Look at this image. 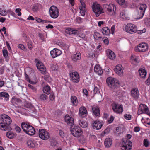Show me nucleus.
<instances>
[{
    "label": "nucleus",
    "instance_id": "obj_1",
    "mask_svg": "<svg viewBox=\"0 0 150 150\" xmlns=\"http://www.w3.org/2000/svg\"><path fill=\"white\" fill-rule=\"evenodd\" d=\"M2 119L3 122L0 123V129L3 131L11 130L12 128L10 126L12 122L11 118L8 116L4 114L2 115Z\"/></svg>",
    "mask_w": 150,
    "mask_h": 150
},
{
    "label": "nucleus",
    "instance_id": "obj_2",
    "mask_svg": "<svg viewBox=\"0 0 150 150\" xmlns=\"http://www.w3.org/2000/svg\"><path fill=\"white\" fill-rule=\"evenodd\" d=\"M131 138V136L128 134L126 138L122 139L120 144L122 150H130L131 149V142L129 139Z\"/></svg>",
    "mask_w": 150,
    "mask_h": 150
},
{
    "label": "nucleus",
    "instance_id": "obj_3",
    "mask_svg": "<svg viewBox=\"0 0 150 150\" xmlns=\"http://www.w3.org/2000/svg\"><path fill=\"white\" fill-rule=\"evenodd\" d=\"M106 82L110 89L113 91H116L119 87V81H115L114 78L111 77H108L106 80Z\"/></svg>",
    "mask_w": 150,
    "mask_h": 150
},
{
    "label": "nucleus",
    "instance_id": "obj_4",
    "mask_svg": "<svg viewBox=\"0 0 150 150\" xmlns=\"http://www.w3.org/2000/svg\"><path fill=\"white\" fill-rule=\"evenodd\" d=\"M21 126L23 131L29 135H33L35 134V129L29 123L23 122L22 123Z\"/></svg>",
    "mask_w": 150,
    "mask_h": 150
},
{
    "label": "nucleus",
    "instance_id": "obj_5",
    "mask_svg": "<svg viewBox=\"0 0 150 150\" xmlns=\"http://www.w3.org/2000/svg\"><path fill=\"white\" fill-rule=\"evenodd\" d=\"M70 131L72 135L76 137H80L82 133L81 128L79 126L76 125L71 126Z\"/></svg>",
    "mask_w": 150,
    "mask_h": 150
},
{
    "label": "nucleus",
    "instance_id": "obj_6",
    "mask_svg": "<svg viewBox=\"0 0 150 150\" xmlns=\"http://www.w3.org/2000/svg\"><path fill=\"white\" fill-rule=\"evenodd\" d=\"M50 16L53 18H57L59 15V13L58 8L54 6H52L49 10Z\"/></svg>",
    "mask_w": 150,
    "mask_h": 150
},
{
    "label": "nucleus",
    "instance_id": "obj_7",
    "mask_svg": "<svg viewBox=\"0 0 150 150\" xmlns=\"http://www.w3.org/2000/svg\"><path fill=\"white\" fill-rule=\"evenodd\" d=\"M92 8L96 17L98 16L100 14L103 13V9L101 8L100 5L97 3H95L93 4Z\"/></svg>",
    "mask_w": 150,
    "mask_h": 150
},
{
    "label": "nucleus",
    "instance_id": "obj_8",
    "mask_svg": "<svg viewBox=\"0 0 150 150\" xmlns=\"http://www.w3.org/2000/svg\"><path fill=\"white\" fill-rule=\"evenodd\" d=\"M143 113L146 114L150 116V113L148 107L145 104H141L139 107L138 114L139 115Z\"/></svg>",
    "mask_w": 150,
    "mask_h": 150
},
{
    "label": "nucleus",
    "instance_id": "obj_9",
    "mask_svg": "<svg viewBox=\"0 0 150 150\" xmlns=\"http://www.w3.org/2000/svg\"><path fill=\"white\" fill-rule=\"evenodd\" d=\"M39 136L42 139L44 140H47L50 137L49 133L43 129H39Z\"/></svg>",
    "mask_w": 150,
    "mask_h": 150
},
{
    "label": "nucleus",
    "instance_id": "obj_10",
    "mask_svg": "<svg viewBox=\"0 0 150 150\" xmlns=\"http://www.w3.org/2000/svg\"><path fill=\"white\" fill-rule=\"evenodd\" d=\"M112 106L114 112L117 114H121L122 113L123 108L122 105L113 103L112 104Z\"/></svg>",
    "mask_w": 150,
    "mask_h": 150
},
{
    "label": "nucleus",
    "instance_id": "obj_11",
    "mask_svg": "<svg viewBox=\"0 0 150 150\" xmlns=\"http://www.w3.org/2000/svg\"><path fill=\"white\" fill-rule=\"evenodd\" d=\"M148 45L145 43H142L138 45L137 47H135V51L136 52H144L148 50Z\"/></svg>",
    "mask_w": 150,
    "mask_h": 150
},
{
    "label": "nucleus",
    "instance_id": "obj_12",
    "mask_svg": "<svg viewBox=\"0 0 150 150\" xmlns=\"http://www.w3.org/2000/svg\"><path fill=\"white\" fill-rule=\"evenodd\" d=\"M103 122L98 120H96L91 124L93 128L96 129H100L103 125Z\"/></svg>",
    "mask_w": 150,
    "mask_h": 150
},
{
    "label": "nucleus",
    "instance_id": "obj_13",
    "mask_svg": "<svg viewBox=\"0 0 150 150\" xmlns=\"http://www.w3.org/2000/svg\"><path fill=\"white\" fill-rule=\"evenodd\" d=\"M36 66L37 68L41 71L42 74H46V68L41 61H38L36 64Z\"/></svg>",
    "mask_w": 150,
    "mask_h": 150
},
{
    "label": "nucleus",
    "instance_id": "obj_14",
    "mask_svg": "<svg viewBox=\"0 0 150 150\" xmlns=\"http://www.w3.org/2000/svg\"><path fill=\"white\" fill-rule=\"evenodd\" d=\"M70 75L73 82L78 83L79 81V77L77 72H72L70 74Z\"/></svg>",
    "mask_w": 150,
    "mask_h": 150
},
{
    "label": "nucleus",
    "instance_id": "obj_15",
    "mask_svg": "<svg viewBox=\"0 0 150 150\" xmlns=\"http://www.w3.org/2000/svg\"><path fill=\"white\" fill-rule=\"evenodd\" d=\"M50 53L52 57L54 58L60 55L62 53V52L57 49L54 48L50 52Z\"/></svg>",
    "mask_w": 150,
    "mask_h": 150
},
{
    "label": "nucleus",
    "instance_id": "obj_16",
    "mask_svg": "<svg viewBox=\"0 0 150 150\" xmlns=\"http://www.w3.org/2000/svg\"><path fill=\"white\" fill-rule=\"evenodd\" d=\"M139 92L137 88L132 89V98L135 100H137L139 97Z\"/></svg>",
    "mask_w": 150,
    "mask_h": 150
},
{
    "label": "nucleus",
    "instance_id": "obj_17",
    "mask_svg": "<svg viewBox=\"0 0 150 150\" xmlns=\"http://www.w3.org/2000/svg\"><path fill=\"white\" fill-rule=\"evenodd\" d=\"M87 114L86 108L84 106L81 107L79 110V115L82 118H84L86 116Z\"/></svg>",
    "mask_w": 150,
    "mask_h": 150
},
{
    "label": "nucleus",
    "instance_id": "obj_18",
    "mask_svg": "<svg viewBox=\"0 0 150 150\" xmlns=\"http://www.w3.org/2000/svg\"><path fill=\"white\" fill-rule=\"evenodd\" d=\"M65 122L68 125H69L71 126H72L74 123V120L73 118L70 117L69 115L67 114L65 116Z\"/></svg>",
    "mask_w": 150,
    "mask_h": 150
},
{
    "label": "nucleus",
    "instance_id": "obj_19",
    "mask_svg": "<svg viewBox=\"0 0 150 150\" xmlns=\"http://www.w3.org/2000/svg\"><path fill=\"white\" fill-rule=\"evenodd\" d=\"M108 57L111 60H113L115 57V54L110 49H108L106 52Z\"/></svg>",
    "mask_w": 150,
    "mask_h": 150
},
{
    "label": "nucleus",
    "instance_id": "obj_20",
    "mask_svg": "<svg viewBox=\"0 0 150 150\" xmlns=\"http://www.w3.org/2000/svg\"><path fill=\"white\" fill-rule=\"evenodd\" d=\"M65 31L66 33L69 34H78L79 32L78 30L70 28L66 29Z\"/></svg>",
    "mask_w": 150,
    "mask_h": 150
},
{
    "label": "nucleus",
    "instance_id": "obj_21",
    "mask_svg": "<svg viewBox=\"0 0 150 150\" xmlns=\"http://www.w3.org/2000/svg\"><path fill=\"white\" fill-rule=\"evenodd\" d=\"M143 15H142V13L139 11H136L133 12V17L134 19L137 20L141 18Z\"/></svg>",
    "mask_w": 150,
    "mask_h": 150
},
{
    "label": "nucleus",
    "instance_id": "obj_22",
    "mask_svg": "<svg viewBox=\"0 0 150 150\" xmlns=\"http://www.w3.org/2000/svg\"><path fill=\"white\" fill-rule=\"evenodd\" d=\"M93 112L96 117H99L100 116V110L98 106H93L92 108Z\"/></svg>",
    "mask_w": 150,
    "mask_h": 150
},
{
    "label": "nucleus",
    "instance_id": "obj_23",
    "mask_svg": "<svg viewBox=\"0 0 150 150\" xmlns=\"http://www.w3.org/2000/svg\"><path fill=\"white\" fill-rule=\"evenodd\" d=\"M146 31V29L144 28L142 30H137V28L136 26L135 25L132 24V32L135 33L137 32L138 34H141L143 33H145Z\"/></svg>",
    "mask_w": 150,
    "mask_h": 150
},
{
    "label": "nucleus",
    "instance_id": "obj_24",
    "mask_svg": "<svg viewBox=\"0 0 150 150\" xmlns=\"http://www.w3.org/2000/svg\"><path fill=\"white\" fill-rule=\"evenodd\" d=\"M27 144L29 148L32 149L35 148L37 146L36 142L35 141L31 140H28L27 141Z\"/></svg>",
    "mask_w": 150,
    "mask_h": 150
},
{
    "label": "nucleus",
    "instance_id": "obj_25",
    "mask_svg": "<svg viewBox=\"0 0 150 150\" xmlns=\"http://www.w3.org/2000/svg\"><path fill=\"white\" fill-rule=\"evenodd\" d=\"M13 105H18L22 102L21 100L16 96H13L11 101Z\"/></svg>",
    "mask_w": 150,
    "mask_h": 150
},
{
    "label": "nucleus",
    "instance_id": "obj_26",
    "mask_svg": "<svg viewBox=\"0 0 150 150\" xmlns=\"http://www.w3.org/2000/svg\"><path fill=\"white\" fill-rule=\"evenodd\" d=\"M94 72L99 75H101L103 73L102 69L99 65H96L94 69Z\"/></svg>",
    "mask_w": 150,
    "mask_h": 150
},
{
    "label": "nucleus",
    "instance_id": "obj_27",
    "mask_svg": "<svg viewBox=\"0 0 150 150\" xmlns=\"http://www.w3.org/2000/svg\"><path fill=\"white\" fill-rule=\"evenodd\" d=\"M50 145L53 147H57L58 144V142L55 138L53 137H51L49 140Z\"/></svg>",
    "mask_w": 150,
    "mask_h": 150
},
{
    "label": "nucleus",
    "instance_id": "obj_28",
    "mask_svg": "<svg viewBox=\"0 0 150 150\" xmlns=\"http://www.w3.org/2000/svg\"><path fill=\"white\" fill-rule=\"evenodd\" d=\"M112 139L110 138H106L104 142V144L106 147L109 148L112 145Z\"/></svg>",
    "mask_w": 150,
    "mask_h": 150
},
{
    "label": "nucleus",
    "instance_id": "obj_29",
    "mask_svg": "<svg viewBox=\"0 0 150 150\" xmlns=\"http://www.w3.org/2000/svg\"><path fill=\"white\" fill-rule=\"evenodd\" d=\"M0 97H1L2 99L3 98H4L5 100L7 101L9 100V95L6 92H2L0 93Z\"/></svg>",
    "mask_w": 150,
    "mask_h": 150
},
{
    "label": "nucleus",
    "instance_id": "obj_30",
    "mask_svg": "<svg viewBox=\"0 0 150 150\" xmlns=\"http://www.w3.org/2000/svg\"><path fill=\"white\" fill-rule=\"evenodd\" d=\"M71 101L73 106H76L78 104V100L77 97L75 96H72L71 97Z\"/></svg>",
    "mask_w": 150,
    "mask_h": 150
},
{
    "label": "nucleus",
    "instance_id": "obj_31",
    "mask_svg": "<svg viewBox=\"0 0 150 150\" xmlns=\"http://www.w3.org/2000/svg\"><path fill=\"white\" fill-rule=\"evenodd\" d=\"M107 13L109 15H112L114 13V7H111L109 5L107 6Z\"/></svg>",
    "mask_w": 150,
    "mask_h": 150
},
{
    "label": "nucleus",
    "instance_id": "obj_32",
    "mask_svg": "<svg viewBox=\"0 0 150 150\" xmlns=\"http://www.w3.org/2000/svg\"><path fill=\"white\" fill-rule=\"evenodd\" d=\"M81 57V54L80 53H76L73 55L71 56L72 59L74 61H76L79 60Z\"/></svg>",
    "mask_w": 150,
    "mask_h": 150
},
{
    "label": "nucleus",
    "instance_id": "obj_33",
    "mask_svg": "<svg viewBox=\"0 0 150 150\" xmlns=\"http://www.w3.org/2000/svg\"><path fill=\"white\" fill-rule=\"evenodd\" d=\"M116 73L119 76H121L123 75V71L120 67L116 66V69L115 70Z\"/></svg>",
    "mask_w": 150,
    "mask_h": 150
},
{
    "label": "nucleus",
    "instance_id": "obj_34",
    "mask_svg": "<svg viewBox=\"0 0 150 150\" xmlns=\"http://www.w3.org/2000/svg\"><path fill=\"white\" fill-rule=\"evenodd\" d=\"M103 34L106 35H109L110 33V30L108 27L103 28L102 30Z\"/></svg>",
    "mask_w": 150,
    "mask_h": 150
},
{
    "label": "nucleus",
    "instance_id": "obj_35",
    "mask_svg": "<svg viewBox=\"0 0 150 150\" xmlns=\"http://www.w3.org/2000/svg\"><path fill=\"white\" fill-rule=\"evenodd\" d=\"M79 124L81 127L83 128L88 127V126L87 123L83 120H79Z\"/></svg>",
    "mask_w": 150,
    "mask_h": 150
},
{
    "label": "nucleus",
    "instance_id": "obj_36",
    "mask_svg": "<svg viewBox=\"0 0 150 150\" xmlns=\"http://www.w3.org/2000/svg\"><path fill=\"white\" fill-rule=\"evenodd\" d=\"M119 4L124 8L126 7L127 6V4L125 1V0H115Z\"/></svg>",
    "mask_w": 150,
    "mask_h": 150
},
{
    "label": "nucleus",
    "instance_id": "obj_37",
    "mask_svg": "<svg viewBox=\"0 0 150 150\" xmlns=\"http://www.w3.org/2000/svg\"><path fill=\"white\" fill-rule=\"evenodd\" d=\"M147 8V6L146 4H142L140 5L139 7V11L141 12L142 13V15H144L145 10Z\"/></svg>",
    "mask_w": 150,
    "mask_h": 150
},
{
    "label": "nucleus",
    "instance_id": "obj_38",
    "mask_svg": "<svg viewBox=\"0 0 150 150\" xmlns=\"http://www.w3.org/2000/svg\"><path fill=\"white\" fill-rule=\"evenodd\" d=\"M51 89L50 87L47 85L46 86L43 87V91L45 93L48 95L50 93Z\"/></svg>",
    "mask_w": 150,
    "mask_h": 150
},
{
    "label": "nucleus",
    "instance_id": "obj_39",
    "mask_svg": "<svg viewBox=\"0 0 150 150\" xmlns=\"http://www.w3.org/2000/svg\"><path fill=\"white\" fill-rule=\"evenodd\" d=\"M139 72L141 78H144L146 77L147 73L145 69H142L139 70Z\"/></svg>",
    "mask_w": 150,
    "mask_h": 150
},
{
    "label": "nucleus",
    "instance_id": "obj_40",
    "mask_svg": "<svg viewBox=\"0 0 150 150\" xmlns=\"http://www.w3.org/2000/svg\"><path fill=\"white\" fill-rule=\"evenodd\" d=\"M48 96L45 93L41 94L39 96V99L41 101H45L48 99Z\"/></svg>",
    "mask_w": 150,
    "mask_h": 150
},
{
    "label": "nucleus",
    "instance_id": "obj_41",
    "mask_svg": "<svg viewBox=\"0 0 150 150\" xmlns=\"http://www.w3.org/2000/svg\"><path fill=\"white\" fill-rule=\"evenodd\" d=\"M51 69L52 71L55 72H57L59 69L58 66L56 64H52L51 66Z\"/></svg>",
    "mask_w": 150,
    "mask_h": 150
},
{
    "label": "nucleus",
    "instance_id": "obj_42",
    "mask_svg": "<svg viewBox=\"0 0 150 150\" xmlns=\"http://www.w3.org/2000/svg\"><path fill=\"white\" fill-rule=\"evenodd\" d=\"M125 28L127 32L131 33V23L127 24Z\"/></svg>",
    "mask_w": 150,
    "mask_h": 150
},
{
    "label": "nucleus",
    "instance_id": "obj_43",
    "mask_svg": "<svg viewBox=\"0 0 150 150\" xmlns=\"http://www.w3.org/2000/svg\"><path fill=\"white\" fill-rule=\"evenodd\" d=\"M79 8L80 10L81 15L82 16H84L86 12V8L84 7L81 8V6H79Z\"/></svg>",
    "mask_w": 150,
    "mask_h": 150
},
{
    "label": "nucleus",
    "instance_id": "obj_44",
    "mask_svg": "<svg viewBox=\"0 0 150 150\" xmlns=\"http://www.w3.org/2000/svg\"><path fill=\"white\" fill-rule=\"evenodd\" d=\"M94 37L96 40H98L99 38H102L100 34L97 32H95Z\"/></svg>",
    "mask_w": 150,
    "mask_h": 150
},
{
    "label": "nucleus",
    "instance_id": "obj_45",
    "mask_svg": "<svg viewBox=\"0 0 150 150\" xmlns=\"http://www.w3.org/2000/svg\"><path fill=\"white\" fill-rule=\"evenodd\" d=\"M6 136L9 138L11 139L14 137V134L11 132L9 131L7 132Z\"/></svg>",
    "mask_w": 150,
    "mask_h": 150
},
{
    "label": "nucleus",
    "instance_id": "obj_46",
    "mask_svg": "<svg viewBox=\"0 0 150 150\" xmlns=\"http://www.w3.org/2000/svg\"><path fill=\"white\" fill-rule=\"evenodd\" d=\"M2 52L4 57L7 58L8 56V52L7 50L5 49H3L2 50Z\"/></svg>",
    "mask_w": 150,
    "mask_h": 150
},
{
    "label": "nucleus",
    "instance_id": "obj_47",
    "mask_svg": "<svg viewBox=\"0 0 150 150\" xmlns=\"http://www.w3.org/2000/svg\"><path fill=\"white\" fill-rule=\"evenodd\" d=\"M28 86L29 89H31L34 92H36V88L31 84H28Z\"/></svg>",
    "mask_w": 150,
    "mask_h": 150
},
{
    "label": "nucleus",
    "instance_id": "obj_48",
    "mask_svg": "<svg viewBox=\"0 0 150 150\" xmlns=\"http://www.w3.org/2000/svg\"><path fill=\"white\" fill-rule=\"evenodd\" d=\"M120 15L121 17L123 19L129 20L127 17H126L125 12L124 11H122L120 13Z\"/></svg>",
    "mask_w": 150,
    "mask_h": 150
},
{
    "label": "nucleus",
    "instance_id": "obj_49",
    "mask_svg": "<svg viewBox=\"0 0 150 150\" xmlns=\"http://www.w3.org/2000/svg\"><path fill=\"white\" fill-rule=\"evenodd\" d=\"M25 106L27 108L31 109H33L34 108L33 106L29 103H27L25 104Z\"/></svg>",
    "mask_w": 150,
    "mask_h": 150
},
{
    "label": "nucleus",
    "instance_id": "obj_50",
    "mask_svg": "<svg viewBox=\"0 0 150 150\" xmlns=\"http://www.w3.org/2000/svg\"><path fill=\"white\" fill-rule=\"evenodd\" d=\"M144 23L147 26H150V18H145L144 21Z\"/></svg>",
    "mask_w": 150,
    "mask_h": 150
},
{
    "label": "nucleus",
    "instance_id": "obj_51",
    "mask_svg": "<svg viewBox=\"0 0 150 150\" xmlns=\"http://www.w3.org/2000/svg\"><path fill=\"white\" fill-rule=\"evenodd\" d=\"M93 94H98L100 93L98 88L97 87H95L93 90Z\"/></svg>",
    "mask_w": 150,
    "mask_h": 150
},
{
    "label": "nucleus",
    "instance_id": "obj_52",
    "mask_svg": "<svg viewBox=\"0 0 150 150\" xmlns=\"http://www.w3.org/2000/svg\"><path fill=\"white\" fill-rule=\"evenodd\" d=\"M144 146L146 147H147L149 146V142L146 139H145L144 140Z\"/></svg>",
    "mask_w": 150,
    "mask_h": 150
},
{
    "label": "nucleus",
    "instance_id": "obj_53",
    "mask_svg": "<svg viewBox=\"0 0 150 150\" xmlns=\"http://www.w3.org/2000/svg\"><path fill=\"white\" fill-rule=\"evenodd\" d=\"M50 100L52 101L53 100L55 99L54 94L53 93H51L49 96Z\"/></svg>",
    "mask_w": 150,
    "mask_h": 150
},
{
    "label": "nucleus",
    "instance_id": "obj_54",
    "mask_svg": "<svg viewBox=\"0 0 150 150\" xmlns=\"http://www.w3.org/2000/svg\"><path fill=\"white\" fill-rule=\"evenodd\" d=\"M32 10L35 12L37 11L38 9V6L36 5H34L33 6L32 8Z\"/></svg>",
    "mask_w": 150,
    "mask_h": 150
},
{
    "label": "nucleus",
    "instance_id": "obj_55",
    "mask_svg": "<svg viewBox=\"0 0 150 150\" xmlns=\"http://www.w3.org/2000/svg\"><path fill=\"white\" fill-rule=\"evenodd\" d=\"M103 40L105 44L107 45H108L109 44V40L107 38H103Z\"/></svg>",
    "mask_w": 150,
    "mask_h": 150
},
{
    "label": "nucleus",
    "instance_id": "obj_56",
    "mask_svg": "<svg viewBox=\"0 0 150 150\" xmlns=\"http://www.w3.org/2000/svg\"><path fill=\"white\" fill-rule=\"evenodd\" d=\"M7 13L5 10H0V14L2 16H5L6 15Z\"/></svg>",
    "mask_w": 150,
    "mask_h": 150
},
{
    "label": "nucleus",
    "instance_id": "obj_57",
    "mask_svg": "<svg viewBox=\"0 0 150 150\" xmlns=\"http://www.w3.org/2000/svg\"><path fill=\"white\" fill-rule=\"evenodd\" d=\"M124 117L126 120H129L131 118V115H130L125 114Z\"/></svg>",
    "mask_w": 150,
    "mask_h": 150
},
{
    "label": "nucleus",
    "instance_id": "obj_58",
    "mask_svg": "<svg viewBox=\"0 0 150 150\" xmlns=\"http://www.w3.org/2000/svg\"><path fill=\"white\" fill-rule=\"evenodd\" d=\"M18 48L22 50H24V49L25 48V47L22 44H19L18 46Z\"/></svg>",
    "mask_w": 150,
    "mask_h": 150
},
{
    "label": "nucleus",
    "instance_id": "obj_59",
    "mask_svg": "<svg viewBox=\"0 0 150 150\" xmlns=\"http://www.w3.org/2000/svg\"><path fill=\"white\" fill-rule=\"evenodd\" d=\"M21 9L20 8H17L16 9L15 11L16 13H18V15L19 16H21V13L20 12Z\"/></svg>",
    "mask_w": 150,
    "mask_h": 150
},
{
    "label": "nucleus",
    "instance_id": "obj_60",
    "mask_svg": "<svg viewBox=\"0 0 150 150\" xmlns=\"http://www.w3.org/2000/svg\"><path fill=\"white\" fill-rule=\"evenodd\" d=\"M85 35L83 34H82L81 35H79V36L80 38H82L85 41H86L87 39L86 38H85Z\"/></svg>",
    "mask_w": 150,
    "mask_h": 150
},
{
    "label": "nucleus",
    "instance_id": "obj_61",
    "mask_svg": "<svg viewBox=\"0 0 150 150\" xmlns=\"http://www.w3.org/2000/svg\"><path fill=\"white\" fill-rule=\"evenodd\" d=\"M59 133L60 136H61V137H64V132L62 131L61 130H59Z\"/></svg>",
    "mask_w": 150,
    "mask_h": 150
},
{
    "label": "nucleus",
    "instance_id": "obj_62",
    "mask_svg": "<svg viewBox=\"0 0 150 150\" xmlns=\"http://www.w3.org/2000/svg\"><path fill=\"white\" fill-rule=\"evenodd\" d=\"M28 48L30 50H31L33 48L32 45V42H28Z\"/></svg>",
    "mask_w": 150,
    "mask_h": 150
},
{
    "label": "nucleus",
    "instance_id": "obj_63",
    "mask_svg": "<svg viewBox=\"0 0 150 150\" xmlns=\"http://www.w3.org/2000/svg\"><path fill=\"white\" fill-rule=\"evenodd\" d=\"M114 118L113 116H111L110 118L108 120V123H112L114 120Z\"/></svg>",
    "mask_w": 150,
    "mask_h": 150
},
{
    "label": "nucleus",
    "instance_id": "obj_64",
    "mask_svg": "<svg viewBox=\"0 0 150 150\" xmlns=\"http://www.w3.org/2000/svg\"><path fill=\"white\" fill-rule=\"evenodd\" d=\"M132 61L135 62V64L139 62V61L137 60V58H134L133 56H132Z\"/></svg>",
    "mask_w": 150,
    "mask_h": 150
}]
</instances>
